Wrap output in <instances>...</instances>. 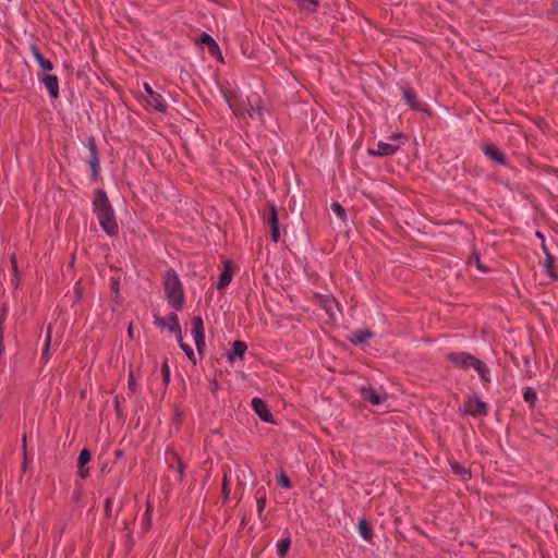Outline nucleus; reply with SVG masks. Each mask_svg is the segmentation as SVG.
<instances>
[{
    "label": "nucleus",
    "mask_w": 558,
    "mask_h": 558,
    "mask_svg": "<svg viewBox=\"0 0 558 558\" xmlns=\"http://www.w3.org/2000/svg\"><path fill=\"white\" fill-rule=\"evenodd\" d=\"M470 263H474L475 266L477 267V269H480L483 272H487L489 270L488 267H486L482 264L481 258H480L478 254H476V253L472 254V256L470 258Z\"/></svg>",
    "instance_id": "33"
},
{
    "label": "nucleus",
    "mask_w": 558,
    "mask_h": 558,
    "mask_svg": "<svg viewBox=\"0 0 558 558\" xmlns=\"http://www.w3.org/2000/svg\"><path fill=\"white\" fill-rule=\"evenodd\" d=\"M555 268V256L550 252H546L543 270L553 280H558V274Z\"/></svg>",
    "instance_id": "20"
},
{
    "label": "nucleus",
    "mask_w": 558,
    "mask_h": 558,
    "mask_svg": "<svg viewBox=\"0 0 558 558\" xmlns=\"http://www.w3.org/2000/svg\"><path fill=\"white\" fill-rule=\"evenodd\" d=\"M331 209L340 219L347 218L345 209L339 203H332Z\"/></svg>",
    "instance_id": "34"
},
{
    "label": "nucleus",
    "mask_w": 558,
    "mask_h": 558,
    "mask_svg": "<svg viewBox=\"0 0 558 558\" xmlns=\"http://www.w3.org/2000/svg\"><path fill=\"white\" fill-rule=\"evenodd\" d=\"M246 350L247 345L243 341L235 340L232 344L231 351L227 353L228 361L233 362L236 357L243 359Z\"/></svg>",
    "instance_id": "19"
},
{
    "label": "nucleus",
    "mask_w": 558,
    "mask_h": 558,
    "mask_svg": "<svg viewBox=\"0 0 558 558\" xmlns=\"http://www.w3.org/2000/svg\"><path fill=\"white\" fill-rule=\"evenodd\" d=\"M128 332H129V336L132 338L133 337L132 326H129Z\"/></svg>",
    "instance_id": "51"
},
{
    "label": "nucleus",
    "mask_w": 558,
    "mask_h": 558,
    "mask_svg": "<svg viewBox=\"0 0 558 558\" xmlns=\"http://www.w3.org/2000/svg\"><path fill=\"white\" fill-rule=\"evenodd\" d=\"M357 529L363 539L371 541L373 538V526L365 518L359 521Z\"/></svg>",
    "instance_id": "22"
},
{
    "label": "nucleus",
    "mask_w": 558,
    "mask_h": 558,
    "mask_svg": "<svg viewBox=\"0 0 558 558\" xmlns=\"http://www.w3.org/2000/svg\"><path fill=\"white\" fill-rule=\"evenodd\" d=\"M171 332L175 335L179 347H181V344H184L181 327H179L178 332L177 331H171Z\"/></svg>",
    "instance_id": "46"
},
{
    "label": "nucleus",
    "mask_w": 558,
    "mask_h": 558,
    "mask_svg": "<svg viewBox=\"0 0 558 558\" xmlns=\"http://www.w3.org/2000/svg\"><path fill=\"white\" fill-rule=\"evenodd\" d=\"M400 148V145L378 142L377 148H368L367 153L373 157H387L395 155Z\"/></svg>",
    "instance_id": "10"
},
{
    "label": "nucleus",
    "mask_w": 558,
    "mask_h": 558,
    "mask_svg": "<svg viewBox=\"0 0 558 558\" xmlns=\"http://www.w3.org/2000/svg\"><path fill=\"white\" fill-rule=\"evenodd\" d=\"M523 399L525 402L530 403L531 407H534L537 400V393L535 389H533L532 387L526 388L523 392Z\"/></svg>",
    "instance_id": "28"
},
{
    "label": "nucleus",
    "mask_w": 558,
    "mask_h": 558,
    "mask_svg": "<svg viewBox=\"0 0 558 558\" xmlns=\"http://www.w3.org/2000/svg\"><path fill=\"white\" fill-rule=\"evenodd\" d=\"M256 507H257V514L259 518H262L265 507H266V495L265 494L257 498Z\"/></svg>",
    "instance_id": "35"
},
{
    "label": "nucleus",
    "mask_w": 558,
    "mask_h": 558,
    "mask_svg": "<svg viewBox=\"0 0 558 558\" xmlns=\"http://www.w3.org/2000/svg\"><path fill=\"white\" fill-rule=\"evenodd\" d=\"M112 507V499L110 497L105 500V515L110 517Z\"/></svg>",
    "instance_id": "44"
},
{
    "label": "nucleus",
    "mask_w": 558,
    "mask_h": 558,
    "mask_svg": "<svg viewBox=\"0 0 558 558\" xmlns=\"http://www.w3.org/2000/svg\"><path fill=\"white\" fill-rule=\"evenodd\" d=\"M361 397L364 401H367L373 405H379L386 401V396L378 393L372 387L363 386L361 388Z\"/></svg>",
    "instance_id": "13"
},
{
    "label": "nucleus",
    "mask_w": 558,
    "mask_h": 558,
    "mask_svg": "<svg viewBox=\"0 0 558 558\" xmlns=\"http://www.w3.org/2000/svg\"><path fill=\"white\" fill-rule=\"evenodd\" d=\"M277 482L278 484L282 487V488H286V489H289L291 488L292 484H291V481L289 478V476L286 474L284 471H280L278 474H277Z\"/></svg>",
    "instance_id": "30"
},
{
    "label": "nucleus",
    "mask_w": 558,
    "mask_h": 558,
    "mask_svg": "<svg viewBox=\"0 0 558 558\" xmlns=\"http://www.w3.org/2000/svg\"><path fill=\"white\" fill-rule=\"evenodd\" d=\"M112 209L113 207L106 192L102 189H96L95 197L93 199V213L96 215V217H99V215L102 214H107Z\"/></svg>",
    "instance_id": "5"
},
{
    "label": "nucleus",
    "mask_w": 558,
    "mask_h": 558,
    "mask_svg": "<svg viewBox=\"0 0 558 558\" xmlns=\"http://www.w3.org/2000/svg\"><path fill=\"white\" fill-rule=\"evenodd\" d=\"M10 260H11L13 271L16 274L17 272L16 257L13 255Z\"/></svg>",
    "instance_id": "48"
},
{
    "label": "nucleus",
    "mask_w": 558,
    "mask_h": 558,
    "mask_svg": "<svg viewBox=\"0 0 558 558\" xmlns=\"http://www.w3.org/2000/svg\"><path fill=\"white\" fill-rule=\"evenodd\" d=\"M291 545V539L289 537H284L277 543V555L283 557L288 554L289 547Z\"/></svg>",
    "instance_id": "27"
},
{
    "label": "nucleus",
    "mask_w": 558,
    "mask_h": 558,
    "mask_svg": "<svg viewBox=\"0 0 558 558\" xmlns=\"http://www.w3.org/2000/svg\"><path fill=\"white\" fill-rule=\"evenodd\" d=\"M474 369L477 372L484 384H489L492 381L490 369L483 361L477 360L474 364Z\"/></svg>",
    "instance_id": "21"
},
{
    "label": "nucleus",
    "mask_w": 558,
    "mask_h": 558,
    "mask_svg": "<svg viewBox=\"0 0 558 558\" xmlns=\"http://www.w3.org/2000/svg\"><path fill=\"white\" fill-rule=\"evenodd\" d=\"M483 153L498 165H506L505 154L494 144H484L482 146Z\"/></svg>",
    "instance_id": "14"
},
{
    "label": "nucleus",
    "mask_w": 558,
    "mask_h": 558,
    "mask_svg": "<svg viewBox=\"0 0 558 558\" xmlns=\"http://www.w3.org/2000/svg\"><path fill=\"white\" fill-rule=\"evenodd\" d=\"M373 336H374L373 332H371L368 330H359L352 335V337L350 338V341L353 344H363L367 340L372 339Z\"/></svg>",
    "instance_id": "24"
},
{
    "label": "nucleus",
    "mask_w": 558,
    "mask_h": 558,
    "mask_svg": "<svg viewBox=\"0 0 558 558\" xmlns=\"http://www.w3.org/2000/svg\"><path fill=\"white\" fill-rule=\"evenodd\" d=\"M263 219L264 223L270 227L271 241L277 243L280 240V223L277 207L274 203L269 204V215L264 216Z\"/></svg>",
    "instance_id": "6"
},
{
    "label": "nucleus",
    "mask_w": 558,
    "mask_h": 558,
    "mask_svg": "<svg viewBox=\"0 0 558 558\" xmlns=\"http://www.w3.org/2000/svg\"><path fill=\"white\" fill-rule=\"evenodd\" d=\"M536 236L539 238L542 241H543V239H545L541 232H536Z\"/></svg>",
    "instance_id": "52"
},
{
    "label": "nucleus",
    "mask_w": 558,
    "mask_h": 558,
    "mask_svg": "<svg viewBox=\"0 0 558 558\" xmlns=\"http://www.w3.org/2000/svg\"><path fill=\"white\" fill-rule=\"evenodd\" d=\"M316 298L320 300L324 310L331 317L332 316V305L336 303L335 299H331L327 295L316 294Z\"/></svg>",
    "instance_id": "25"
},
{
    "label": "nucleus",
    "mask_w": 558,
    "mask_h": 558,
    "mask_svg": "<svg viewBox=\"0 0 558 558\" xmlns=\"http://www.w3.org/2000/svg\"><path fill=\"white\" fill-rule=\"evenodd\" d=\"M451 469L456 474L461 475L464 480L471 477V472L466 468H464L458 463H452Z\"/></svg>",
    "instance_id": "31"
},
{
    "label": "nucleus",
    "mask_w": 558,
    "mask_h": 558,
    "mask_svg": "<svg viewBox=\"0 0 558 558\" xmlns=\"http://www.w3.org/2000/svg\"><path fill=\"white\" fill-rule=\"evenodd\" d=\"M171 456L178 464L177 471H178L179 480L182 481L184 477V474H185L184 463L182 462L181 458L179 457V454L175 451H171Z\"/></svg>",
    "instance_id": "29"
},
{
    "label": "nucleus",
    "mask_w": 558,
    "mask_h": 558,
    "mask_svg": "<svg viewBox=\"0 0 558 558\" xmlns=\"http://www.w3.org/2000/svg\"><path fill=\"white\" fill-rule=\"evenodd\" d=\"M7 316H8V307H7V305H4L2 307V311H1V314H0V328H1V330H4V322L7 319Z\"/></svg>",
    "instance_id": "42"
},
{
    "label": "nucleus",
    "mask_w": 558,
    "mask_h": 558,
    "mask_svg": "<svg viewBox=\"0 0 558 558\" xmlns=\"http://www.w3.org/2000/svg\"><path fill=\"white\" fill-rule=\"evenodd\" d=\"M29 51L32 52V54L35 58V60L37 61L38 65L45 73H48L53 70L52 62L43 56V53L40 52V49L36 45L32 44L29 46Z\"/></svg>",
    "instance_id": "15"
},
{
    "label": "nucleus",
    "mask_w": 558,
    "mask_h": 558,
    "mask_svg": "<svg viewBox=\"0 0 558 558\" xmlns=\"http://www.w3.org/2000/svg\"><path fill=\"white\" fill-rule=\"evenodd\" d=\"M180 348L184 351V353L186 354L189 360H191L195 364L196 360H195V354H194L193 349L189 344H186V343L181 344Z\"/></svg>",
    "instance_id": "39"
},
{
    "label": "nucleus",
    "mask_w": 558,
    "mask_h": 558,
    "mask_svg": "<svg viewBox=\"0 0 558 558\" xmlns=\"http://www.w3.org/2000/svg\"><path fill=\"white\" fill-rule=\"evenodd\" d=\"M150 523H151V506L148 504L145 514H144V519H143L144 529H148L150 526Z\"/></svg>",
    "instance_id": "37"
},
{
    "label": "nucleus",
    "mask_w": 558,
    "mask_h": 558,
    "mask_svg": "<svg viewBox=\"0 0 558 558\" xmlns=\"http://www.w3.org/2000/svg\"><path fill=\"white\" fill-rule=\"evenodd\" d=\"M447 360L457 368L468 371L474 368L477 357L469 352H451L447 354Z\"/></svg>",
    "instance_id": "2"
},
{
    "label": "nucleus",
    "mask_w": 558,
    "mask_h": 558,
    "mask_svg": "<svg viewBox=\"0 0 558 558\" xmlns=\"http://www.w3.org/2000/svg\"><path fill=\"white\" fill-rule=\"evenodd\" d=\"M265 108L262 105L253 106L250 105V107L246 109V113L251 119H263Z\"/></svg>",
    "instance_id": "26"
},
{
    "label": "nucleus",
    "mask_w": 558,
    "mask_h": 558,
    "mask_svg": "<svg viewBox=\"0 0 558 558\" xmlns=\"http://www.w3.org/2000/svg\"><path fill=\"white\" fill-rule=\"evenodd\" d=\"M295 1L298 2V5L300 8H303L305 2H308L310 4H312L313 8H312L311 12H313V13L316 12L317 7L319 5L318 0H295Z\"/></svg>",
    "instance_id": "40"
},
{
    "label": "nucleus",
    "mask_w": 558,
    "mask_h": 558,
    "mask_svg": "<svg viewBox=\"0 0 558 558\" xmlns=\"http://www.w3.org/2000/svg\"><path fill=\"white\" fill-rule=\"evenodd\" d=\"M92 459V453L88 449L84 448L81 450L77 458V465H86Z\"/></svg>",
    "instance_id": "32"
},
{
    "label": "nucleus",
    "mask_w": 558,
    "mask_h": 558,
    "mask_svg": "<svg viewBox=\"0 0 558 558\" xmlns=\"http://www.w3.org/2000/svg\"><path fill=\"white\" fill-rule=\"evenodd\" d=\"M146 105L159 112H165L168 105L165 98L157 92L150 94L146 99Z\"/></svg>",
    "instance_id": "16"
},
{
    "label": "nucleus",
    "mask_w": 558,
    "mask_h": 558,
    "mask_svg": "<svg viewBox=\"0 0 558 558\" xmlns=\"http://www.w3.org/2000/svg\"><path fill=\"white\" fill-rule=\"evenodd\" d=\"M403 100L412 110L425 111L426 104L422 102L412 88H404L402 90Z\"/></svg>",
    "instance_id": "12"
},
{
    "label": "nucleus",
    "mask_w": 558,
    "mask_h": 558,
    "mask_svg": "<svg viewBox=\"0 0 558 558\" xmlns=\"http://www.w3.org/2000/svg\"><path fill=\"white\" fill-rule=\"evenodd\" d=\"M24 460H26V435H23Z\"/></svg>",
    "instance_id": "49"
},
{
    "label": "nucleus",
    "mask_w": 558,
    "mask_h": 558,
    "mask_svg": "<svg viewBox=\"0 0 558 558\" xmlns=\"http://www.w3.org/2000/svg\"><path fill=\"white\" fill-rule=\"evenodd\" d=\"M161 373L163 383L168 385L170 381V368L167 360L161 364Z\"/></svg>",
    "instance_id": "36"
},
{
    "label": "nucleus",
    "mask_w": 558,
    "mask_h": 558,
    "mask_svg": "<svg viewBox=\"0 0 558 558\" xmlns=\"http://www.w3.org/2000/svg\"><path fill=\"white\" fill-rule=\"evenodd\" d=\"M222 493H223L225 498L227 499L229 497V493H230L229 488H228L227 474H225L223 480H222Z\"/></svg>",
    "instance_id": "45"
},
{
    "label": "nucleus",
    "mask_w": 558,
    "mask_h": 558,
    "mask_svg": "<svg viewBox=\"0 0 558 558\" xmlns=\"http://www.w3.org/2000/svg\"><path fill=\"white\" fill-rule=\"evenodd\" d=\"M542 250H543L545 256H546V252H549L546 246L545 239H543V241H542Z\"/></svg>",
    "instance_id": "50"
},
{
    "label": "nucleus",
    "mask_w": 558,
    "mask_h": 558,
    "mask_svg": "<svg viewBox=\"0 0 558 558\" xmlns=\"http://www.w3.org/2000/svg\"><path fill=\"white\" fill-rule=\"evenodd\" d=\"M403 134L402 133H399V134H396L393 137H402Z\"/></svg>",
    "instance_id": "54"
},
{
    "label": "nucleus",
    "mask_w": 558,
    "mask_h": 558,
    "mask_svg": "<svg viewBox=\"0 0 558 558\" xmlns=\"http://www.w3.org/2000/svg\"><path fill=\"white\" fill-rule=\"evenodd\" d=\"M100 228L104 232L110 236L114 238L119 233V226L117 222L114 210H110L107 214L99 215L97 217Z\"/></svg>",
    "instance_id": "4"
},
{
    "label": "nucleus",
    "mask_w": 558,
    "mask_h": 558,
    "mask_svg": "<svg viewBox=\"0 0 558 558\" xmlns=\"http://www.w3.org/2000/svg\"><path fill=\"white\" fill-rule=\"evenodd\" d=\"M144 89L147 94V97L155 92L148 83H144Z\"/></svg>",
    "instance_id": "47"
},
{
    "label": "nucleus",
    "mask_w": 558,
    "mask_h": 558,
    "mask_svg": "<svg viewBox=\"0 0 558 558\" xmlns=\"http://www.w3.org/2000/svg\"><path fill=\"white\" fill-rule=\"evenodd\" d=\"M128 386L132 392H134L136 390V383H135L134 375H133L132 371L129 374Z\"/></svg>",
    "instance_id": "43"
},
{
    "label": "nucleus",
    "mask_w": 558,
    "mask_h": 558,
    "mask_svg": "<svg viewBox=\"0 0 558 558\" xmlns=\"http://www.w3.org/2000/svg\"><path fill=\"white\" fill-rule=\"evenodd\" d=\"M199 43L207 46L211 54L219 52V46L216 43V40L211 37V35L207 33H202L199 37Z\"/></svg>",
    "instance_id": "23"
},
{
    "label": "nucleus",
    "mask_w": 558,
    "mask_h": 558,
    "mask_svg": "<svg viewBox=\"0 0 558 558\" xmlns=\"http://www.w3.org/2000/svg\"><path fill=\"white\" fill-rule=\"evenodd\" d=\"M156 324L158 326L167 328L170 332L171 331H177L178 332L179 331V327H181L180 324H179V317L173 312L168 314L167 317H165V318H157Z\"/></svg>",
    "instance_id": "17"
},
{
    "label": "nucleus",
    "mask_w": 558,
    "mask_h": 558,
    "mask_svg": "<svg viewBox=\"0 0 558 558\" xmlns=\"http://www.w3.org/2000/svg\"><path fill=\"white\" fill-rule=\"evenodd\" d=\"M232 276H233V270H232L231 262L228 260L225 263L223 269L220 274L219 280L217 282V289L222 290L226 287H228L232 280Z\"/></svg>",
    "instance_id": "18"
},
{
    "label": "nucleus",
    "mask_w": 558,
    "mask_h": 558,
    "mask_svg": "<svg viewBox=\"0 0 558 558\" xmlns=\"http://www.w3.org/2000/svg\"><path fill=\"white\" fill-rule=\"evenodd\" d=\"M116 454H117L118 457H120V456H122V451H121V450H117V451H116Z\"/></svg>",
    "instance_id": "53"
},
{
    "label": "nucleus",
    "mask_w": 558,
    "mask_h": 558,
    "mask_svg": "<svg viewBox=\"0 0 558 558\" xmlns=\"http://www.w3.org/2000/svg\"><path fill=\"white\" fill-rule=\"evenodd\" d=\"M50 342H51V325L48 326L47 337H46V341H45V348L43 350V355L46 356V357L49 354Z\"/></svg>",
    "instance_id": "38"
},
{
    "label": "nucleus",
    "mask_w": 558,
    "mask_h": 558,
    "mask_svg": "<svg viewBox=\"0 0 558 558\" xmlns=\"http://www.w3.org/2000/svg\"><path fill=\"white\" fill-rule=\"evenodd\" d=\"M252 408L262 421L266 423L274 422V415L271 414L268 404L263 399L253 398Z\"/></svg>",
    "instance_id": "9"
},
{
    "label": "nucleus",
    "mask_w": 558,
    "mask_h": 558,
    "mask_svg": "<svg viewBox=\"0 0 558 558\" xmlns=\"http://www.w3.org/2000/svg\"><path fill=\"white\" fill-rule=\"evenodd\" d=\"M87 148L89 150L88 165L92 171V180L97 181L100 171V161L94 137L87 140Z\"/></svg>",
    "instance_id": "8"
},
{
    "label": "nucleus",
    "mask_w": 558,
    "mask_h": 558,
    "mask_svg": "<svg viewBox=\"0 0 558 558\" xmlns=\"http://www.w3.org/2000/svg\"><path fill=\"white\" fill-rule=\"evenodd\" d=\"M163 288L169 305L177 311L182 310L184 306V291L179 275L174 269L170 268L165 272Z\"/></svg>",
    "instance_id": "1"
},
{
    "label": "nucleus",
    "mask_w": 558,
    "mask_h": 558,
    "mask_svg": "<svg viewBox=\"0 0 558 558\" xmlns=\"http://www.w3.org/2000/svg\"><path fill=\"white\" fill-rule=\"evenodd\" d=\"M77 475L82 480L87 478L89 476V468H87L86 465H77Z\"/></svg>",
    "instance_id": "41"
},
{
    "label": "nucleus",
    "mask_w": 558,
    "mask_h": 558,
    "mask_svg": "<svg viewBox=\"0 0 558 558\" xmlns=\"http://www.w3.org/2000/svg\"><path fill=\"white\" fill-rule=\"evenodd\" d=\"M462 412L470 416H486L488 414L487 403L482 401L478 397H470L464 402Z\"/></svg>",
    "instance_id": "3"
},
{
    "label": "nucleus",
    "mask_w": 558,
    "mask_h": 558,
    "mask_svg": "<svg viewBox=\"0 0 558 558\" xmlns=\"http://www.w3.org/2000/svg\"><path fill=\"white\" fill-rule=\"evenodd\" d=\"M191 324L196 349L198 353H202L205 348V329L203 318L201 316H194Z\"/></svg>",
    "instance_id": "7"
},
{
    "label": "nucleus",
    "mask_w": 558,
    "mask_h": 558,
    "mask_svg": "<svg viewBox=\"0 0 558 558\" xmlns=\"http://www.w3.org/2000/svg\"><path fill=\"white\" fill-rule=\"evenodd\" d=\"M38 80L44 84L52 99L59 97V78L57 75L45 73L43 76L38 77Z\"/></svg>",
    "instance_id": "11"
}]
</instances>
